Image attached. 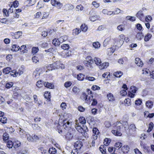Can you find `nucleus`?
I'll return each instance as SVG.
<instances>
[{
    "label": "nucleus",
    "mask_w": 154,
    "mask_h": 154,
    "mask_svg": "<svg viewBox=\"0 0 154 154\" xmlns=\"http://www.w3.org/2000/svg\"><path fill=\"white\" fill-rule=\"evenodd\" d=\"M77 79L80 81H82L84 79L85 75L82 73H80L77 75Z\"/></svg>",
    "instance_id": "nucleus-27"
},
{
    "label": "nucleus",
    "mask_w": 154,
    "mask_h": 154,
    "mask_svg": "<svg viewBox=\"0 0 154 154\" xmlns=\"http://www.w3.org/2000/svg\"><path fill=\"white\" fill-rule=\"evenodd\" d=\"M9 134L6 132L4 133L3 135V139L4 141H6L9 139Z\"/></svg>",
    "instance_id": "nucleus-41"
},
{
    "label": "nucleus",
    "mask_w": 154,
    "mask_h": 154,
    "mask_svg": "<svg viewBox=\"0 0 154 154\" xmlns=\"http://www.w3.org/2000/svg\"><path fill=\"white\" fill-rule=\"evenodd\" d=\"M153 105V102L150 100H148L146 103V106L149 108H151L152 107Z\"/></svg>",
    "instance_id": "nucleus-18"
},
{
    "label": "nucleus",
    "mask_w": 154,
    "mask_h": 154,
    "mask_svg": "<svg viewBox=\"0 0 154 154\" xmlns=\"http://www.w3.org/2000/svg\"><path fill=\"white\" fill-rule=\"evenodd\" d=\"M63 6V5L62 3H60V2L57 1L54 6L57 7L59 9L61 8Z\"/></svg>",
    "instance_id": "nucleus-39"
},
{
    "label": "nucleus",
    "mask_w": 154,
    "mask_h": 154,
    "mask_svg": "<svg viewBox=\"0 0 154 154\" xmlns=\"http://www.w3.org/2000/svg\"><path fill=\"white\" fill-rule=\"evenodd\" d=\"M87 61H89V65H91V64L93 63V60L91 57L90 56H87L86 58Z\"/></svg>",
    "instance_id": "nucleus-32"
},
{
    "label": "nucleus",
    "mask_w": 154,
    "mask_h": 154,
    "mask_svg": "<svg viewBox=\"0 0 154 154\" xmlns=\"http://www.w3.org/2000/svg\"><path fill=\"white\" fill-rule=\"evenodd\" d=\"M92 131L93 133H94V134H97V135L99 134L100 132L97 129L96 127H94L93 128L92 130Z\"/></svg>",
    "instance_id": "nucleus-44"
},
{
    "label": "nucleus",
    "mask_w": 154,
    "mask_h": 154,
    "mask_svg": "<svg viewBox=\"0 0 154 154\" xmlns=\"http://www.w3.org/2000/svg\"><path fill=\"white\" fill-rule=\"evenodd\" d=\"M60 63L57 61L52 64H49L47 67V68L49 70H52L54 69H58L60 66Z\"/></svg>",
    "instance_id": "nucleus-4"
},
{
    "label": "nucleus",
    "mask_w": 154,
    "mask_h": 154,
    "mask_svg": "<svg viewBox=\"0 0 154 154\" xmlns=\"http://www.w3.org/2000/svg\"><path fill=\"white\" fill-rule=\"evenodd\" d=\"M91 89L94 91L99 90L100 89V88L97 85H94L92 86Z\"/></svg>",
    "instance_id": "nucleus-58"
},
{
    "label": "nucleus",
    "mask_w": 154,
    "mask_h": 154,
    "mask_svg": "<svg viewBox=\"0 0 154 154\" xmlns=\"http://www.w3.org/2000/svg\"><path fill=\"white\" fill-rule=\"evenodd\" d=\"M117 29L119 30L122 31L125 29V26L123 25H120L117 27Z\"/></svg>",
    "instance_id": "nucleus-57"
},
{
    "label": "nucleus",
    "mask_w": 154,
    "mask_h": 154,
    "mask_svg": "<svg viewBox=\"0 0 154 154\" xmlns=\"http://www.w3.org/2000/svg\"><path fill=\"white\" fill-rule=\"evenodd\" d=\"M129 147L128 145L124 146L121 148V150L122 151L124 152H125L126 153H128V152L129 150Z\"/></svg>",
    "instance_id": "nucleus-13"
},
{
    "label": "nucleus",
    "mask_w": 154,
    "mask_h": 154,
    "mask_svg": "<svg viewBox=\"0 0 154 154\" xmlns=\"http://www.w3.org/2000/svg\"><path fill=\"white\" fill-rule=\"evenodd\" d=\"M109 65V63L107 62H105L100 64L99 65V68L101 69H103L106 68Z\"/></svg>",
    "instance_id": "nucleus-12"
},
{
    "label": "nucleus",
    "mask_w": 154,
    "mask_h": 154,
    "mask_svg": "<svg viewBox=\"0 0 154 154\" xmlns=\"http://www.w3.org/2000/svg\"><path fill=\"white\" fill-rule=\"evenodd\" d=\"M126 18L128 20H129L132 21H134L135 20V18L134 17L132 16H128L126 17Z\"/></svg>",
    "instance_id": "nucleus-62"
},
{
    "label": "nucleus",
    "mask_w": 154,
    "mask_h": 154,
    "mask_svg": "<svg viewBox=\"0 0 154 154\" xmlns=\"http://www.w3.org/2000/svg\"><path fill=\"white\" fill-rule=\"evenodd\" d=\"M152 36V35L151 34L148 33L144 37V40L145 42H147L149 40Z\"/></svg>",
    "instance_id": "nucleus-30"
},
{
    "label": "nucleus",
    "mask_w": 154,
    "mask_h": 154,
    "mask_svg": "<svg viewBox=\"0 0 154 154\" xmlns=\"http://www.w3.org/2000/svg\"><path fill=\"white\" fill-rule=\"evenodd\" d=\"M72 91L74 93L78 94L80 91V90L77 87L74 86L72 89Z\"/></svg>",
    "instance_id": "nucleus-54"
},
{
    "label": "nucleus",
    "mask_w": 154,
    "mask_h": 154,
    "mask_svg": "<svg viewBox=\"0 0 154 154\" xmlns=\"http://www.w3.org/2000/svg\"><path fill=\"white\" fill-rule=\"evenodd\" d=\"M61 48L63 50H68L69 48L70 47L68 44H64L61 45Z\"/></svg>",
    "instance_id": "nucleus-29"
},
{
    "label": "nucleus",
    "mask_w": 154,
    "mask_h": 154,
    "mask_svg": "<svg viewBox=\"0 0 154 154\" xmlns=\"http://www.w3.org/2000/svg\"><path fill=\"white\" fill-rule=\"evenodd\" d=\"M114 75L116 77L120 78L123 75V73L121 72H117L114 73Z\"/></svg>",
    "instance_id": "nucleus-38"
},
{
    "label": "nucleus",
    "mask_w": 154,
    "mask_h": 154,
    "mask_svg": "<svg viewBox=\"0 0 154 154\" xmlns=\"http://www.w3.org/2000/svg\"><path fill=\"white\" fill-rule=\"evenodd\" d=\"M36 86L38 88L42 87L43 86V84H42V81L41 80L38 81L36 82Z\"/></svg>",
    "instance_id": "nucleus-52"
},
{
    "label": "nucleus",
    "mask_w": 154,
    "mask_h": 154,
    "mask_svg": "<svg viewBox=\"0 0 154 154\" xmlns=\"http://www.w3.org/2000/svg\"><path fill=\"white\" fill-rule=\"evenodd\" d=\"M94 60L95 63L97 65H100L101 63L100 59L98 57H95Z\"/></svg>",
    "instance_id": "nucleus-31"
},
{
    "label": "nucleus",
    "mask_w": 154,
    "mask_h": 154,
    "mask_svg": "<svg viewBox=\"0 0 154 154\" xmlns=\"http://www.w3.org/2000/svg\"><path fill=\"white\" fill-rule=\"evenodd\" d=\"M18 2L17 0L14 1L13 2V4L11 5L12 6V7H13L14 8H16L18 6Z\"/></svg>",
    "instance_id": "nucleus-47"
},
{
    "label": "nucleus",
    "mask_w": 154,
    "mask_h": 154,
    "mask_svg": "<svg viewBox=\"0 0 154 154\" xmlns=\"http://www.w3.org/2000/svg\"><path fill=\"white\" fill-rule=\"evenodd\" d=\"M86 79H87L90 81H94L95 80V78L93 77H89L88 76H86L85 78Z\"/></svg>",
    "instance_id": "nucleus-59"
},
{
    "label": "nucleus",
    "mask_w": 154,
    "mask_h": 154,
    "mask_svg": "<svg viewBox=\"0 0 154 154\" xmlns=\"http://www.w3.org/2000/svg\"><path fill=\"white\" fill-rule=\"evenodd\" d=\"M114 126L116 127V130H113L112 132L116 136H120L122 135V133L120 132L121 128H122V125L121 121L117 122L114 124Z\"/></svg>",
    "instance_id": "nucleus-2"
},
{
    "label": "nucleus",
    "mask_w": 154,
    "mask_h": 154,
    "mask_svg": "<svg viewBox=\"0 0 154 154\" xmlns=\"http://www.w3.org/2000/svg\"><path fill=\"white\" fill-rule=\"evenodd\" d=\"M82 129L83 130L82 131V135L86 137L87 135V132L88 131V127L86 125H82Z\"/></svg>",
    "instance_id": "nucleus-10"
},
{
    "label": "nucleus",
    "mask_w": 154,
    "mask_h": 154,
    "mask_svg": "<svg viewBox=\"0 0 154 154\" xmlns=\"http://www.w3.org/2000/svg\"><path fill=\"white\" fill-rule=\"evenodd\" d=\"M79 123L84 124L86 122V120L85 117L83 116H81L79 118Z\"/></svg>",
    "instance_id": "nucleus-26"
},
{
    "label": "nucleus",
    "mask_w": 154,
    "mask_h": 154,
    "mask_svg": "<svg viewBox=\"0 0 154 154\" xmlns=\"http://www.w3.org/2000/svg\"><path fill=\"white\" fill-rule=\"evenodd\" d=\"M26 50L27 51L26 46V45H23L20 47V51L21 52L24 53Z\"/></svg>",
    "instance_id": "nucleus-35"
},
{
    "label": "nucleus",
    "mask_w": 154,
    "mask_h": 154,
    "mask_svg": "<svg viewBox=\"0 0 154 154\" xmlns=\"http://www.w3.org/2000/svg\"><path fill=\"white\" fill-rule=\"evenodd\" d=\"M142 103V100L140 99H138V100H137L135 101V104L136 105H140Z\"/></svg>",
    "instance_id": "nucleus-61"
},
{
    "label": "nucleus",
    "mask_w": 154,
    "mask_h": 154,
    "mask_svg": "<svg viewBox=\"0 0 154 154\" xmlns=\"http://www.w3.org/2000/svg\"><path fill=\"white\" fill-rule=\"evenodd\" d=\"M10 72L11 73H10V75L14 77L17 76L18 74V73L16 72V71L15 69L11 70Z\"/></svg>",
    "instance_id": "nucleus-42"
},
{
    "label": "nucleus",
    "mask_w": 154,
    "mask_h": 154,
    "mask_svg": "<svg viewBox=\"0 0 154 154\" xmlns=\"http://www.w3.org/2000/svg\"><path fill=\"white\" fill-rule=\"evenodd\" d=\"M93 46L95 48H98L100 47V44L98 42H93Z\"/></svg>",
    "instance_id": "nucleus-46"
},
{
    "label": "nucleus",
    "mask_w": 154,
    "mask_h": 154,
    "mask_svg": "<svg viewBox=\"0 0 154 154\" xmlns=\"http://www.w3.org/2000/svg\"><path fill=\"white\" fill-rule=\"evenodd\" d=\"M32 127L34 130L39 129L40 128V127L36 124H32Z\"/></svg>",
    "instance_id": "nucleus-63"
},
{
    "label": "nucleus",
    "mask_w": 154,
    "mask_h": 154,
    "mask_svg": "<svg viewBox=\"0 0 154 154\" xmlns=\"http://www.w3.org/2000/svg\"><path fill=\"white\" fill-rule=\"evenodd\" d=\"M74 146L76 149H80L82 146L83 143L82 142L80 141H77L75 143Z\"/></svg>",
    "instance_id": "nucleus-6"
},
{
    "label": "nucleus",
    "mask_w": 154,
    "mask_h": 154,
    "mask_svg": "<svg viewBox=\"0 0 154 154\" xmlns=\"http://www.w3.org/2000/svg\"><path fill=\"white\" fill-rule=\"evenodd\" d=\"M143 34L142 32H138L136 36V38L138 40H140L143 38Z\"/></svg>",
    "instance_id": "nucleus-21"
},
{
    "label": "nucleus",
    "mask_w": 154,
    "mask_h": 154,
    "mask_svg": "<svg viewBox=\"0 0 154 154\" xmlns=\"http://www.w3.org/2000/svg\"><path fill=\"white\" fill-rule=\"evenodd\" d=\"M57 131L58 133L59 134H60L61 135L64 136V135H65V132L64 130H62L60 128H59V127H58Z\"/></svg>",
    "instance_id": "nucleus-43"
},
{
    "label": "nucleus",
    "mask_w": 154,
    "mask_h": 154,
    "mask_svg": "<svg viewBox=\"0 0 154 154\" xmlns=\"http://www.w3.org/2000/svg\"><path fill=\"white\" fill-rule=\"evenodd\" d=\"M11 71V68L9 67H8L3 69V72L5 74H7L9 73Z\"/></svg>",
    "instance_id": "nucleus-14"
},
{
    "label": "nucleus",
    "mask_w": 154,
    "mask_h": 154,
    "mask_svg": "<svg viewBox=\"0 0 154 154\" xmlns=\"http://www.w3.org/2000/svg\"><path fill=\"white\" fill-rule=\"evenodd\" d=\"M72 85V83L71 82L68 81L65 83L64 85L66 88H67L70 86Z\"/></svg>",
    "instance_id": "nucleus-55"
},
{
    "label": "nucleus",
    "mask_w": 154,
    "mask_h": 154,
    "mask_svg": "<svg viewBox=\"0 0 154 154\" xmlns=\"http://www.w3.org/2000/svg\"><path fill=\"white\" fill-rule=\"evenodd\" d=\"M33 62L35 63H37L39 62V60L38 58L36 56H34L32 58Z\"/></svg>",
    "instance_id": "nucleus-60"
},
{
    "label": "nucleus",
    "mask_w": 154,
    "mask_h": 154,
    "mask_svg": "<svg viewBox=\"0 0 154 154\" xmlns=\"http://www.w3.org/2000/svg\"><path fill=\"white\" fill-rule=\"evenodd\" d=\"M61 41L59 39L54 38L52 40V43L55 46L59 45Z\"/></svg>",
    "instance_id": "nucleus-11"
},
{
    "label": "nucleus",
    "mask_w": 154,
    "mask_h": 154,
    "mask_svg": "<svg viewBox=\"0 0 154 154\" xmlns=\"http://www.w3.org/2000/svg\"><path fill=\"white\" fill-rule=\"evenodd\" d=\"M11 21V20H8L5 18H3L1 20V22L3 23H6L7 22H10Z\"/></svg>",
    "instance_id": "nucleus-51"
},
{
    "label": "nucleus",
    "mask_w": 154,
    "mask_h": 154,
    "mask_svg": "<svg viewBox=\"0 0 154 154\" xmlns=\"http://www.w3.org/2000/svg\"><path fill=\"white\" fill-rule=\"evenodd\" d=\"M116 148L115 147H113L112 146L109 147L108 149V151L112 154H114L116 151Z\"/></svg>",
    "instance_id": "nucleus-40"
},
{
    "label": "nucleus",
    "mask_w": 154,
    "mask_h": 154,
    "mask_svg": "<svg viewBox=\"0 0 154 154\" xmlns=\"http://www.w3.org/2000/svg\"><path fill=\"white\" fill-rule=\"evenodd\" d=\"M44 86L48 88L53 89L54 88V86L53 83H49L48 82H45L44 83Z\"/></svg>",
    "instance_id": "nucleus-9"
},
{
    "label": "nucleus",
    "mask_w": 154,
    "mask_h": 154,
    "mask_svg": "<svg viewBox=\"0 0 154 154\" xmlns=\"http://www.w3.org/2000/svg\"><path fill=\"white\" fill-rule=\"evenodd\" d=\"M20 50V47L16 45H12L11 47V50L14 51H17Z\"/></svg>",
    "instance_id": "nucleus-15"
},
{
    "label": "nucleus",
    "mask_w": 154,
    "mask_h": 154,
    "mask_svg": "<svg viewBox=\"0 0 154 154\" xmlns=\"http://www.w3.org/2000/svg\"><path fill=\"white\" fill-rule=\"evenodd\" d=\"M39 50L38 47H33L32 48V52L33 53H37Z\"/></svg>",
    "instance_id": "nucleus-56"
},
{
    "label": "nucleus",
    "mask_w": 154,
    "mask_h": 154,
    "mask_svg": "<svg viewBox=\"0 0 154 154\" xmlns=\"http://www.w3.org/2000/svg\"><path fill=\"white\" fill-rule=\"evenodd\" d=\"M20 142L18 140L15 141L14 142V146L13 147L14 148H16L20 145Z\"/></svg>",
    "instance_id": "nucleus-34"
},
{
    "label": "nucleus",
    "mask_w": 154,
    "mask_h": 154,
    "mask_svg": "<svg viewBox=\"0 0 154 154\" xmlns=\"http://www.w3.org/2000/svg\"><path fill=\"white\" fill-rule=\"evenodd\" d=\"M111 140L110 139L106 138L104 140V144L106 146H108L110 143Z\"/></svg>",
    "instance_id": "nucleus-28"
},
{
    "label": "nucleus",
    "mask_w": 154,
    "mask_h": 154,
    "mask_svg": "<svg viewBox=\"0 0 154 154\" xmlns=\"http://www.w3.org/2000/svg\"><path fill=\"white\" fill-rule=\"evenodd\" d=\"M13 82H8L5 85V88L7 89H9L11 87H12V90H16L17 87L15 86H13Z\"/></svg>",
    "instance_id": "nucleus-5"
},
{
    "label": "nucleus",
    "mask_w": 154,
    "mask_h": 154,
    "mask_svg": "<svg viewBox=\"0 0 154 154\" xmlns=\"http://www.w3.org/2000/svg\"><path fill=\"white\" fill-rule=\"evenodd\" d=\"M72 122L69 121L64 120L63 121V126L64 129L68 131L66 135H64L66 138L68 140H70L73 137L75 130L74 128H71Z\"/></svg>",
    "instance_id": "nucleus-1"
},
{
    "label": "nucleus",
    "mask_w": 154,
    "mask_h": 154,
    "mask_svg": "<svg viewBox=\"0 0 154 154\" xmlns=\"http://www.w3.org/2000/svg\"><path fill=\"white\" fill-rule=\"evenodd\" d=\"M48 152L50 154H55L57 152V150L55 148L52 147L49 149Z\"/></svg>",
    "instance_id": "nucleus-20"
},
{
    "label": "nucleus",
    "mask_w": 154,
    "mask_h": 154,
    "mask_svg": "<svg viewBox=\"0 0 154 154\" xmlns=\"http://www.w3.org/2000/svg\"><path fill=\"white\" fill-rule=\"evenodd\" d=\"M99 150L103 154H106V147L104 145H101L99 147Z\"/></svg>",
    "instance_id": "nucleus-19"
},
{
    "label": "nucleus",
    "mask_w": 154,
    "mask_h": 154,
    "mask_svg": "<svg viewBox=\"0 0 154 154\" xmlns=\"http://www.w3.org/2000/svg\"><path fill=\"white\" fill-rule=\"evenodd\" d=\"M7 119L5 117H3L1 118L0 120V122L3 124H5L7 123Z\"/></svg>",
    "instance_id": "nucleus-50"
},
{
    "label": "nucleus",
    "mask_w": 154,
    "mask_h": 154,
    "mask_svg": "<svg viewBox=\"0 0 154 154\" xmlns=\"http://www.w3.org/2000/svg\"><path fill=\"white\" fill-rule=\"evenodd\" d=\"M75 128L78 132L82 134V131H83L82 129V126H81V125L78 124V125L77 124V126L75 127Z\"/></svg>",
    "instance_id": "nucleus-24"
},
{
    "label": "nucleus",
    "mask_w": 154,
    "mask_h": 154,
    "mask_svg": "<svg viewBox=\"0 0 154 154\" xmlns=\"http://www.w3.org/2000/svg\"><path fill=\"white\" fill-rule=\"evenodd\" d=\"M122 126L123 125L124 127L125 128L128 129V122L126 121H122Z\"/></svg>",
    "instance_id": "nucleus-49"
},
{
    "label": "nucleus",
    "mask_w": 154,
    "mask_h": 154,
    "mask_svg": "<svg viewBox=\"0 0 154 154\" xmlns=\"http://www.w3.org/2000/svg\"><path fill=\"white\" fill-rule=\"evenodd\" d=\"M64 10L66 11L72 10L74 8L73 5L71 4H67L65 5L63 7Z\"/></svg>",
    "instance_id": "nucleus-7"
},
{
    "label": "nucleus",
    "mask_w": 154,
    "mask_h": 154,
    "mask_svg": "<svg viewBox=\"0 0 154 154\" xmlns=\"http://www.w3.org/2000/svg\"><path fill=\"white\" fill-rule=\"evenodd\" d=\"M130 90L133 93H135L137 90V88L136 87L134 86H132L130 87Z\"/></svg>",
    "instance_id": "nucleus-53"
},
{
    "label": "nucleus",
    "mask_w": 154,
    "mask_h": 154,
    "mask_svg": "<svg viewBox=\"0 0 154 154\" xmlns=\"http://www.w3.org/2000/svg\"><path fill=\"white\" fill-rule=\"evenodd\" d=\"M136 16L137 17L141 20L144 19V14L143 11H139L136 14Z\"/></svg>",
    "instance_id": "nucleus-8"
},
{
    "label": "nucleus",
    "mask_w": 154,
    "mask_h": 154,
    "mask_svg": "<svg viewBox=\"0 0 154 154\" xmlns=\"http://www.w3.org/2000/svg\"><path fill=\"white\" fill-rule=\"evenodd\" d=\"M110 40L111 37H110L106 38L103 42V46L104 47L106 46L109 44Z\"/></svg>",
    "instance_id": "nucleus-22"
},
{
    "label": "nucleus",
    "mask_w": 154,
    "mask_h": 154,
    "mask_svg": "<svg viewBox=\"0 0 154 154\" xmlns=\"http://www.w3.org/2000/svg\"><path fill=\"white\" fill-rule=\"evenodd\" d=\"M99 17L97 15H93L90 17L89 19L91 21L94 22L98 19Z\"/></svg>",
    "instance_id": "nucleus-23"
},
{
    "label": "nucleus",
    "mask_w": 154,
    "mask_h": 154,
    "mask_svg": "<svg viewBox=\"0 0 154 154\" xmlns=\"http://www.w3.org/2000/svg\"><path fill=\"white\" fill-rule=\"evenodd\" d=\"M67 39V36L65 35L60 37V40L62 41V42L66 40Z\"/></svg>",
    "instance_id": "nucleus-64"
},
{
    "label": "nucleus",
    "mask_w": 154,
    "mask_h": 154,
    "mask_svg": "<svg viewBox=\"0 0 154 154\" xmlns=\"http://www.w3.org/2000/svg\"><path fill=\"white\" fill-rule=\"evenodd\" d=\"M122 146V143L121 142H120L116 143L114 145V146L115 147V148H118V149L121 148Z\"/></svg>",
    "instance_id": "nucleus-45"
},
{
    "label": "nucleus",
    "mask_w": 154,
    "mask_h": 154,
    "mask_svg": "<svg viewBox=\"0 0 154 154\" xmlns=\"http://www.w3.org/2000/svg\"><path fill=\"white\" fill-rule=\"evenodd\" d=\"M63 116L64 119L63 120H62V119H59L58 121H57L55 122L54 124L55 125H57V128L58 127H59V126H62V127H63V121L64 120H66V121H69V120H68V118L71 117V115L69 113H65L63 114Z\"/></svg>",
    "instance_id": "nucleus-3"
},
{
    "label": "nucleus",
    "mask_w": 154,
    "mask_h": 154,
    "mask_svg": "<svg viewBox=\"0 0 154 154\" xmlns=\"http://www.w3.org/2000/svg\"><path fill=\"white\" fill-rule=\"evenodd\" d=\"M80 28L82 31L84 32L86 31L88 29V27L85 25V24H82L80 26Z\"/></svg>",
    "instance_id": "nucleus-48"
},
{
    "label": "nucleus",
    "mask_w": 154,
    "mask_h": 154,
    "mask_svg": "<svg viewBox=\"0 0 154 154\" xmlns=\"http://www.w3.org/2000/svg\"><path fill=\"white\" fill-rule=\"evenodd\" d=\"M154 126V125L152 122H150L149 125L148 129L147 130V132H150Z\"/></svg>",
    "instance_id": "nucleus-36"
},
{
    "label": "nucleus",
    "mask_w": 154,
    "mask_h": 154,
    "mask_svg": "<svg viewBox=\"0 0 154 154\" xmlns=\"http://www.w3.org/2000/svg\"><path fill=\"white\" fill-rule=\"evenodd\" d=\"M7 145L8 148H12L14 146V142L11 140H8L7 141Z\"/></svg>",
    "instance_id": "nucleus-37"
},
{
    "label": "nucleus",
    "mask_w": 154,
    "mask_h": 154,
    "mask_svg": "<svg viewBox=\"0 0 154 154\" xmlns=\"http://www.w3.org/2000/svg\"><path fill=\"white\" fill-rule=\"evenodd\" d=\"M35 0H27L26 1V3H28V6H31L34 5L35 3Z\"/></svg>",
    "instance_id": "nucleus-33"
},
{
    "label": "nucleus",
    "mask_w": 154,
    "mask_h": 154,
    "mask_svg": "<svg viewBox=\"0 0 154 154\" xmlns=\"http://www.w3.org/2000/svg\"><path fill=\"white\" fill-rule=\"evenodd\" d=\"M87 119L88 122L89 120L90 121V122L93 125L95 123V121L94 117L89 116L87 118Z\"/></svg>",
    "instance_id": "nucleus-25"
},
{
    "label": "nucleus",
    "mask_w": 154,
    "mask_h": 154,
    "mask_svg": "<svg viewBox=\"0 0 154 154\" xmlns=\"http://www.w3.org/2000/svg\"><path fill=\"white\" fill-rule=\"evenodd\" d=\"M51 93L50 92H49L48 91H46L45 93L44 96V97L47 99V100H48L49 101H51Z\"/></svg>",
    "instance_id": "nucleus-16"
},
{
    "label": "nucleus",
    "mask_w": 154,
    "mask_h": 154,
    "mask_svg": "<svg viewBox=\"0 0 154 154\" xmlns=\"http://www.w3.org/2000/svg\"><path fill=\"white\" fill-rule=\"evenodd\" d=\"M108 99L110 101H114L115 100L113 95L111 93H109L107 94Z\"/></svg>",
    "instance_id": "nucleus-17"
}]
</instances>
